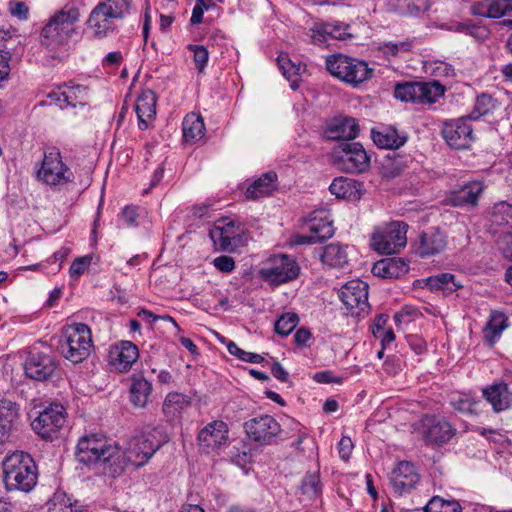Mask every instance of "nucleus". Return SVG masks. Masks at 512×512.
<instances>
[{"mask_svg":"<svg viewBox=\"0 0 512 512\" xmlns=\"http://www.w3.org/2000/svg\"><path fill=\"white\" fill-rule=\"evenodd\" d=\"M76 458L80 463L103 473L118 475L123 472L122 449L102 435L81 437L76 447Z\"/></svg>","mask_w":512,"mask_h":512,"instance_id":"obj_1","label":"nucleus"},{"mask_svg":"<svg viewBox=\"0 0 512 512\" xmlns=\"http://www.w3.org/2000/svg\"><path fill=\"white\" fill-rule=\"evenodd\" d=\"M2 466L4 483L8 491L28 493L36 486L37 466L28 453L15 451L9 454L4 458Z\"/></svg>","mask_w":512,"mask_h":512,"instance_id":"obj_2","label":"nucleus"},{"mask_svg":"<svg viewBox=\"0 0 512 512\" xmlns=\"http://www.w3.org/2000/svg\"><path fill=\"white\" fill-rule=\"evenodd\" d=\"M79 19L80 11L73 6H66L54 13L42 28V44L55 49L67 43L76 31V23Z\"/></svg>","mask_w":512,"mask_h":512,"instance_id":"obj_3","label":"nucleus"},{"mask_svg":"<svg viewBox=\"0 0 512 512\" xmlns=\"http://www.w3.org/2000/svg\"><path fill=\"white\" fill-rule=\"evenodd\" d=\"M167 440L168 436L161 427L133 438L127 452L122 451L123 470L128 464L136 468L146 464Z\"/></svg>","mask_w":512,"mask_h":512,"instance_id":"obj_4","label":"nucleus"},{"mask_svg":"<svg viewBox=\"0 0 512 512\" xmlns=\"http://www.w3.org/2000/svg\"><path fill=\"white\" fill-rule=\"evenodd\" d=\"M92 348L91 330L86 324L76 323L63 330L60 349L67 360L80 363L90 355Z\"/></svg>","mask_w":512,"mask_h":512,"instance_id":"obj_5","label":"nucleus"},{"mask_svg":"<svg viewBox=\"0 0 512 512\" xmlns=\"http://www.w3.org/2000/svg\"><path fill=\"white\" fill-rule=\"evenodd\" d=\"M328 72L351 85H358L372 76V70L367 63L344 54H333L326 58Z\"/></svg>","mask_w":512,"mask_h":512,"instance_id":"obj_6","label":"nucleus"},{"mask_svg":"<svg viewBox=\"0 0 512 512\" xmlns=\"http://www.w3.org/2000/svg\"><path fill=\"white\" fill-rule=\"evenodd\" d=\"M408 225L392 221L377 227L371 235L370 245L379 254H395L407 245Z\"/></svg>","mask_w":512,"mask_h":512,"instance_id":"obj_7","label":"nucleus"},{"mask_svg":"<svg viewBox=\"0 0 512 512\" xmlns=\"http://www.w3.org/2000/svg\"><path fill=\"white\" fill-rule=\"evenodd\" d=\"M331 157L341 170L348 173H362L370 166V156L359 142H340L333 148Z\"/></svg>","mask_w":512,"mask_h":512,"instance_id":"obj_8","label":"nucleus"},{"mask_svg":"<svg viewBox=\"0 0 512 512\" xmlns=\"http://www.w3.org/2000/svg\"><path fill=\"white\" fill-rule=\"evenodd\" d=\"M445 87L436 80L428 82H405L397 84L395 98L416 104H433L444 95Z\"/></svg>","mask_w":512,"mask_h":512,"instance_id":"obj_9","label":"nucleus"},{"mask_svg":"<svg viewBox=\"0 0 512 512\" xmlns=\"http://www.w3.org/2000/svg\"><path fill=\"white\" fill-rule=\"evenodd\" d=\"M38 179L44 184L56 188L71 183L73 172L63 162L61 153L57 148L44 152L42 165L37 172Z\"/></svg>","mask_w":512,"mask_h":512,"instance_id":"obj_10","label":"nucleus"},{"mask_svg":"<svg viewBox=\"0 0 512 512\" xmlns=\"http://www.w3.org/2000/svg\"><path fill=\"white\" fill-rule=\"evenodd\" d=\"M300 267L292 256L280 254L271 257L260 269V277L273 286H279L296 279Z\"/></svg>","mask_w":512,"mask_h":512,"instance_id":"obj_11","label":"nucleus"},{"mask_svg":"<svg viewBox=\"0 0 512 512\" xmlns=\"http://www.w3.org/2000/svg\"><path fill=\"white\" fill-rule=\"evenodd\" d=\"M470 121L468 117H461L443 123L441 134L451 148L465 150L472 146L475 136Z\"/></svg>","mask_w":512,"mask_h":512,"instance_id":"obj_12","label":"nucleus"},{"mask_svg":"<svg viewBox=\"0 0 512 512\" xmlns=\"http://www.w3.org/2000/svg\"><path fill=\"white\" fill-rule=\"evenodd\" d=\"M66 423V411L61 404H51L32 421V429L44 439H53Z\"/></svg>","mask_w":512,"mask_h":512,"instance_id":"obj_13","label":"nucleus"},{"mask_svg":"<svg viewBox=\"0 0 512 512\" xmlns=\"http://www.w3.org/2000/svg\"><path fill=\"white\" fill-rule=\"evenodd\" d=\"M307 227L311 234L295 236V244L304 245L322 242L332 237L334 234L333 221L330 213L324 209L313 211L310 214Z\"/></svg>","mask_w":512,"mask_h":512,"instance_id":"obj_14","label":"nucleus"},{"mask_svg":"<svg viewBox=\"0 0 512 512\" xmlns=\"http://www.w3.org/2000/svg\"><path fill=\"white\" fill-rule=\"evenodd\" d=\"M368 284L354 279L342 286L339 297L353 316H361L368 312Z\"/></svg>","mask_w":512,"mask_h":512,"instance_id":"obj_15","label":"nucleus"},{"mask_svg":"<svg viewBox=\"0 0 512 512\" xmlns=\"http://www.w3.org/2000/svg\"><path fill=\"white\" fill-rule=\"evenodd\" d=\"M244 429L249 439L261 444H270L281 431L276 419L267 414L246 421Z\"/></svg>","mask_w":512,"mask_h":512,"instance_id":"obj_16","label":"nucleus"},{"mask_svg":"<svg viewBox=\"0 0 512 512\" xmlns=\"http://www.w3.org/2000/svg\"><path fill=\"white\" fill-rule=\"evenodd\" d=\"M240 227L231 219L218 220L209 235L216 249L233 251L240 241Z\"/></svg>","mask_w":512,"mask_h":512,"instance_id":"obj_17","label":"nucleus"},{"mask_svg":"<svg viewBox=\"0 0 512 512\" xmlns=\"http://www.w3.org/2000/svg\"><path fill=\"white\" fill-rule=\"evenodd\" d=\"M421 434L430 444L441 445L455 434V429L443 417L426 415L421 420Z\"/></svg>","mask_w":512,"mask_h":512,"instance_id":"obj_18","label":"nucleus"},{"mask_svg":"<svg viewBox=\"0 0 512 512\" xmlns=\"http://www.w3.org/2000/svg\"><path fill=\"white\" fill-rule=\"evenodd\" d=\"M228 426L224 421L215 420L200 430L197 441L200 449L205 453L217 451L228 441Z\"/></svg>","mask_w":512,"mask_h":512,"instance_id":"obj_19","label":"nucleus"},{"mask_svg":"<svg viewBox=\"0 0 512 512\" xmlns=\"http://www.w3.org/2000/svg\"><path fill=\"white\" fill-rule=\"evenodd\" d=\"M49 98L61 109L85 106L89 101V90L84 85L65 83L57 91L49 93Z\"/></svg>","mask_w":512,"mask_h":512,"instance_id":"obj_20","label":"nucleus"},{"mask_svg":"<svg viewBox=\"0 0 512 512\" xmlns=\"http://www.w3.org/2000/svg\"><path fill=\"white\" fill-rule=\"evenodd\" d=\"M447 235L438 227L422 231L415 243V252L422 258L442 253L447 247Z\"/></svg>","mask_w":512,"mask_h":512,"instance_id":"obj_21","label":"nucleus"},{"mask_svg":"<svg viewBox=\"0 0 512 512\" xmlns=\"http://www.w3.org/2000/svg\"><path fill=\"white\" fill-rule=\"evenodd\" d=\"M57 369V363L53 356L45 353H30L25 362L26 375L37 381H45L50 378Z\"/></svg>","mask_w":512,"mask_h":512,"instance_id":"obj_22","label":"nucleus"},{"mask_svg":"<svg viewBox=\"0 0 512 512\" xmlns=\"http://www.w3.org/2000/svg\"><path fill=\"white\" fill-rule=\"evenodd\" d=\"M482 396L495 413L507 411L512 407V390L503 381H496L484 387Z\"/></svg>","mask_w":512,"mask_h":512,"instance_id":"obj_23","label":"nucleus"},{"mask_svg":"<svg viewBox=\"0 0 512 512\" xmlns=\"http://www.w3.org/2000/svg\"><path fill=\"white\" fill-rule=\"evenodd\" d=\"M114 16L104 10L98 4L91 10L88 20L87 29L94 38L103 39L108 37L116 30Z\"/></svg>","mask_w":512,"mask_h":512,"instance_id":"obj_24","label":"nucleus"},{"mask_svg":"<svg viewBox=\"0 0 512 512\" xmlns=\"http://www.w3.org/2000/svg\"><path fill=\"white\" fill-rule=\"evenodd\" d=\"M20 425V408L15 402L0 400V442L10 439Z\"/></svg>","mask_w":512,"mask_h":512,"instance_id":"obj_25","label":"nucleus"},{"mask_svg":"<svg viewBox=\"0 0 512 512\" xmlns=\"http://www.w3.org/2000/svg\"><path fill=\"white\" fill-rule=\"evenodd\" d=\"M109 363L123 372L131 368L139 357L138 348L131 341H121L109 349Z\"/></svg>","mask_w":512,"mask_h":512,"instance_id":"obj_26","label":"nucleus"},{"mask_svg":"<svg viewBox=\"0 0 512 512\" xmlns=\"http://www.w3.org/2000/svg\"><path fill=\"white\" fill-rule=\"evenodd\" d=\"M419 481V475L414 465L403 461L393 470L391 484L394 490L400 494L411 491Z\"/></svg>","mask_w":512,"mask_h":512,"instance_id":"obj_27","label":"nucleus"},{"mask_svg":"<svg viewBox=\"0 0 512 512\" xmlns=\"http://www.w3.org/2000/svg\"><path fill=\"white\" fill-rule=\"evenodd\" d=\"M359 133V126L354 118L338 117L334 118L325 129V137L329 140H348L355 139Z\"/></svg>","mask_w":512,"mask_h":512,"instance_id":"obj_28","label":"nucleus"},{"mask_svg":"<svg viewBox=\"0 0 512 512\" xmlns=\"http://www.w3.org/2000/svg\"><path fill=\"white\" fill-rule=\"evenodd\" d=\"M156 102L157 98L152 90H144L136 100L135 111L138 118V127L141 130H146L149 123L155 119L156 116Z\"/></svg>","mask_w":512,"mask_h":512,"instance_id":"obj_29","label":"nucleus"},{"mask_svg":"<svg viewBox=\"0 0 512 512\" xmlns=\"http://www.w3.org/2000/svg\"><path fill=\"white\" fill-rule=\"evenodd\" d=\"M483 184L480 181H470L459 189L452 191L448 196V202L456 207L475 206L483 192Z\"/></svg>","mask_w":512,"mask_h":512,"instance_id":"obj_30","label":"nucleus"},{"mask_svg":"<svg viewBox=\"0 0 512 512\" xmlns=\"http://www.w3.org/2000/svg\"><path fill=\"white\" fill-rule=\"evenodd\" d=\"M277 189V174L273 171L263 173L246 187L245 196L256 200L271 195Z\"/></svg>","mask_w":512,"mask_h":512,"instance_id":"obj_31","label":"nucleus"},{"mask_svg":"<svg viewBox=\"0 0 512 512\" xmlns=\"http://www.w3.org/2000/svg\"><path fill=\"white\" fill-rule=\"evenodd\" d=\"M474 15L500 18L512 12V0H481L471 7Z\"/></svg>","mask_w":512,"mask_h":512,"instance_id":"obj_32","label":"nucleus"},{"mask_svg":"<svg viewBox=\"0 0 512 512\" xmlns=\"http://www.w3.org/2000/svg\"><path fill=\"white\" fill-rule=\"evenodd\" d=\"M508 327L507 316L500 311H492L483 328V340L492 347L501 337L502 332Z\"/></svg>","mask_w":512,"mask_h":512,"instance_id":"obj_33","label":"nucleus"},{"mask_svg":"<svg viewBox=\"0 0 512 512\" xmlns=\"http://www.w3.org/2000/svg\"><path fill=\"white\" fill-rule=\"evenodd\" d=\"M409 270L408 263L403 258H386L374 264L372 272L383 278H399Z\"/></svg>","mask_w":512,"mask_h":512,"instance_id":"obj_34","label":"nucleus"},{"mask_svg":"<svg viewBox=\"0 0 512 512\" xmlns=\"http://www.w3.org/2000/svg\"><path fill=\"white\" fill-rule=\"evenodd\" d=\"M130 402L134 407L145 408L152 393V384L143 376L134 375L129 389Z\"/></svg>","mask_w":512,"mask_h":512,"instance_id":"obj_35","label":"nucleus"},{"mask_svg":"<svg viewBox=\"0 0 512 512\" xmlns=\"http://www.w3.org/2000/svg\"><path fill=\"white\" fill-rule=\"evenodd\" d=\"M347 247L339 243H331L324 247L321 261L332 268H341L348 263Z\"/></svg>","mask_w":512,"mask_h":512,"instance_id":"obj_36","label":"nucleus"},{"mask_svg":"<svg viewBox=\"0 0 512 512\" xmlns=\"http://www.w3.org/2000/svg\"><path fill=\"white\" fill-rule=\"evenodd\" d=\"M182 131L186 142H195L202 139L205 134L203 118L195 113L187 114L182 122Z\"/></svg>","mask_w":512,"mask_h":512,"instance_id":"obj_37","label":"nucleus"},{"mask_svg":"<svg viewBox=\"0 0 512 512\" xmlns=\"http://www.w3.org/2000/svg\"><path fill=\"white\" fill-rule=\"evenodd\" d=\"M371 136L378 147L385 149H398L406 142V138L400 136L393 128H385L380 131L373 129Z\"/></svg>","mask_w":512,"mask_h":512,"instance_id":"obj_38","label":"nucleus"},{"mask_svg":"<svg viewBox=\"0 0 512 512\" xmlns=\"http://www.w3.org/2000/svg\"><path fill=\"white\" fill-rule=\"evenodd\" d=\"M426 286L431 291H443L444 293H452L463 287V285L455 279L451 273H440L425 279Z\"/></svg>","mask_w":512,"mask_h":512,"instance_id":"obj_39","label":"nucleus"},{"mask_svg":"<svg viewBox=\"0 0 512 512\" xmlns=\"http://www.w3.org/2000/svg\"><path fill=\"white\" fill-rule=\"evenodd\" d=\"M190 405V398L182 393L170 392L163 403V413L168 419H174Z\"/></svg>","mask_w":512,"mask_h":512,"instance_id":"obj_40","label":"nucleus"},{"mask_svg":"<svg viewBox=\"0 0 512 512\" xmlns=\"http://www.w3.org/2000/svg\"><path fill=\"white\" fill-rule=\"evenodd\" d=\"M277 61L283 75L290 82L291 88L296 90L299 86V76L304 70V66L301 63H293L286 55H279Z\"/></svg>","mask_w":512,"mask_h":512,"instance_id":"obj_41","label":"nucleus"},{"mask_svg":"<svg viewBox=\"0 0 512 512\" xmlns=\"http://www.w3.org/2000/svg\"><path fill=\"white\" fill-rule=\"evenodd\" d=\"M389 4L398 12L408 15H417L425 12L430 6V0H388Z\"/></svg>","mask_w":512,"mask_h":512,"instance_id":"obj_42","label":"nucleus"},{"mask_svg":"<svg viewBox=\"0 0 512 512\" xmlns=\"http://www.w3.org/2000/svg\"><path fill=\"white\" fill-rule=\"evenodd\" d=\"M98 5L117 20L126 18L132 9V0H100Z\"/></svg>","mask_w":512,"mask_h":512,"instance_id":"obj_43","label":"nucleus"},{"mask_svg":"<svg viewBox=\"0 0 512 512\" xmlns=\"http://www.w3.org/2000/svg\"><path fill=\"white\" fill-rule=\"evenodd\" d=\"M450 403L461 413L473 414L478 411L481 401L467 394H457L451 398Z\"/></svg>","mask_w":512,"mask_h":512,"instance_id":"obj_44","label":"nucleus"},{"mask_svg":"<svg viewBox=\"0 0 512 512\" xmlns=\"http://www.w3.org/2000/svg\"><path fill=\"white\" fill-rule=\"evenodd\" d=\"M48 512H77L72 499L63 491H56L48 502Z\"/></svg>","mask_w":512,"mask_h":512,"instance_id":"obj_45","label":"nucleus"},{"mask_svg":"<svg viewBox=\"0 0 512 512\" xmlns=\"http://www.w3.org/2000/svg\"><path fill=\"white\" fill-rule=\"evenodd\" d=\"M496 108V101L488 94H481L475 102V109L471 115L467 116L471 119H478L493 112Z\"/></svg>","mask_w":512,"mask_h":512,"instance_id":"obj_46","label":"nucleus"},{"mask_svg":"<svg viewBox=\"0 0 512 512\" xmlns=\"http://www.w3.org/2000/svg\"><path fill=\"white\" fill-rule=\"evenodd\" d=\"M406 167L405 161L401 156H394L386 158L382 163V174L387 178H394L398 176Z\"/></svg>","mask_w":512,"mask_h":512,"instance_id":"obj_47","label":"nucleus"},{"mask_svg":"<svg viewBox=\"0 0 512 512\" xmlns=\"http://www.w3.org/2000/svg\"><path fill=\"white\" fill-rule=\"evenodd\" d=\"M298 321L297 314L284 313L275 323V332L281 336H287L296 328Z\"/></svg>","mask_w":512,"mask_h":512,"instance_id":"obj_48","label":"nucleus"},{"mask_svg":"<svg viewBox=\"0 0 512 512\" xmlns=\"http://www.w3.org/2000/svg\"><path fill=\"white\" fill-rule=\"evenodd\" d=\"M423 512H461L458 502H444L439 497L432 498L424 507Z\"/></svg>","mask_w":512,"mask_h":512,"instance_id":"obj_49","label":"nucleus"},{"mask_svg":"<svg viewBox=\"0 0 512 512\" xmlns=\"http://www.w3.org/2000/svg\"><path fill=\"white\" fill-rule=\"evenodd\" d=\"M512 219V204L501 201L493 206L491 221L496 225H502Z\"/></svg>","mask_w":512,"mask_h":512,"instance_id":"obj_50","label":"nucleus"},{"mask_svg":"<svg viewBox=\"0 0 512 512\" xmlns=\"http://www.w3.org/2000/svg\"><path fill=\"white\" fill-rule=\"evenodd\" d=\"M413 48V41L406 39L398 42H388L382 46V51L386 56L398 57L403 53L411 51Z\"/></svg>","mask_w":512,"mask_h":512,"instance_id":"obj_51","label":"nucleus"},{"mask_svg":"<svg viewBox=\"0 0 512 512\" xmlns=\"http://www.w3.org/2000/svg\"><path fill=\"white\" fill-rule=\"evenodd\" d=\"M188 50L193 54V62L198 72H204L209 60L207 48L203 45L190 44L188 45Z\"/></svg>","mask_w":512,"mask_h":512,"instance_id":"obj_52","label":"nucleus"},{"mask_svg":"<svg viewBox=\"0 0 512 512\" xmlns=\"http://www.w3.org/2000/svg\"><path fill=\"white\" fill-rule=\"evenodd\" d=\"M301 490L303 494L307 495L309 498H314L320 495L321 485L319 476L315 473L307 474L303 478Z\"/></svg>","mask_w":512,"mask_h":512,"instance_id":"obj_53","label":"nucleus"},{"mask_svg":"<svg viewBox=\"0 0 512 512\" xmlns=\"http://www.w3.org/2000/svg\"><path fill=\"white\" fill-rule=\"evenodd\" d=\"M353 182L347 178H336L329 186V190L338 198H347L352 194Z\"/></svg>","mask_w":512,"mask_h":512,"instance_id":"obj_54","label":"nucleus"},{"mask_svg":"<svg viewBox=\"0 0 512 512\" xmlns=\"http://www.w3.org/2000/svg\"><path fill=\"white\" fill-rule=\"evenodd\" d=\"M227 350L231 355L236 356L238 359L248 362V363H260L263 361V357L259 354L247 352L243 349L239 348L238 345L233 342L229 341L227 343Z\"/></svg>","mask_w":512,"mask_h":512,"instance_id":"obj_55","label":"nucleus"},{"mask_svg":"<svg viewBox=\"0 0 512 512\" xmlns=\"http://www.w3.org/2000/svg\"><path fill=\"white\" fill-rule=\"evenodd\" d=\"M456 30L472 36L477 41H484L489 36V30L486 27L470 23H459Z\"/></svg>","mask_w":512,"mask_h":512,"instance_id":"obj_56","label":"nucleus"},{"mask_svg":"<svg viewBox=\"0 0 512 512\" xmlns=\"http://www.w3.org/2000/svg\"><path fill=\"white\" fill-rule=\"evenodd\" d=\"M138 217V207L132 205L125 206L119 215V219L127 228L136 227L138 225Z\"/></svg>","mask_w":512,"mask_h":512,"instance_id":"obj_57","label":"nucleus"},{"mask_svg":"<svg viewBox=\"0 0 512 512\" xmlns=\"http://www.w3.org/2000/svg\"><path fill=\"white\" fill-rule=\"evenodd\" d=\"M92 257L89 255L79 257L73 261L70 266L69 273L72 278L80 277L86 269L91 265Z\"/></svg>","mask_w":512,"mask_h":512,"instance_id":"obj_58","label":"nucleus"},{"mask_svg":"<svg viewBox=\"0 0 512 512\" xmlns=\"http://www.w3.org/2000/svg\"><path fill=\"white\" fill-rule=\"evenodd\" d=\"M326 23L317 24L311 30L310 38L315 45H325L330 39Z\"/></svg>","mask_w":512,"mask_h":512,"instance_id":"obj_59","label":"nucleus"},{"mask_svg":"<svg viewBox=\"0 0 512 512\" xmlns=\"http://www.w3.org/2000/svg\"><path fill=\"white\" fill-rule=\"evenodd\" d=\"M326 29L329 32L330 38L337 40H344L346 37H350V33L348 32L349 26L343 23H326Z\"/></svg>","mask_w":512,"mask_h":512,"instance_id":"obj_60","label":"nucleus"},{"mask_svg":"<svg viewBox=\"0 0 512 512\" xmlns=\"http://www.w3.org/2000/svg\"><path fill=\"white\" fill-rule=\"evenodd\" d=\"M212 263L217 270L223 273H231L235 269V261L231 256H218Z\"/></svg>","mask_w":512,"mask_h":512,"instance_id":"obj_61","label":"nucleus"},{"mask_svg":"<svg viewBox=\"0 0 512 512\" xmlns=\"http://www.w3.org/2000/svg\"><path fill=\"white\" fill-rule=\"evenodd\" d=\"M353 449L352 440L349 437H342L338 443L339 455L343 460H348Z\"/></svg>","mask_w":512,"mask_h":512,"instance_id":"obj_62","label":"nucleus"},{"mask_svg":"<svg viewBox=\"0 0 512 512\" xmlns=\"http://www.w3.org/2000/svg\"><path fill=\"white\" fill-rule=\"evenodd\" d=\"M388 320L389 317L386 314H381L374 319L371 325V332L374 337L379 333H382L383 330H387L388 327H386V325L388 323Z\"/></svg>","mask_w":512,"mask_h":512,"instance_id":"obj_63","label":"nucleus"},{"mask_svg":"<svg viewBox=\"0 0 512 512\" xmlns=\"http://www.w3.org/2000/svg\"><path fill=\"white\" fill-rule=\"evenodd\" d=\"M408 344L417 355H421L426 351V343L420 337L410 336L408 338Z\"/></svg>","mask_w":512,"mask_h":512,"instance_id":"obj_64","label":"nucleus"}]
</instances>
